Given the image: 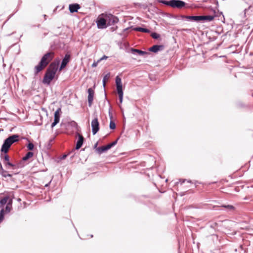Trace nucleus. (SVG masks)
Listing matches in <instances>:
<instances>
[{
    "mask_svg": "<svg viewBox=\"0 0 253 253\" xmlns=\"http://www.w3.org/2000/svg\"><path fill=\"white\" fill-rule=\"evenodd\" d=\"M54 56V53L53 52H48L44 54L42 57L38 65L35 67V75H37L42 69L45 68L53 59Z\"/></svg>",
    "mask_w": 253,
    "mask_h": 253,
    "instance_id": "nucleus-1",
    "label": "nucleus"
},
{
    "mask_svg": "<svg viewBox=\"0 0 253 253\" xmlns=\"http://www.w3.org/2000/svg\"><path fill=\"white\" fill-rule=\"evenodd\" d=\"M20 136L18 134H13L9 136L4 140L1 148V151L5 154L7 153L11 145L15 142H18Z\"/></svg>",
    "mask_w": 253,
    "mask_h": 253,
    "instance_id": "nucleus-2",
    "label": "nucleus"
},
{
    "mask_svg": "<svg viewBox=\"0 0 253 253\" xmlns=\"http://www.w3.org/2000/svg\"><path fill=\"white\" fill-rule=\"evenodd\" d=\"M98 28L103 29L107 27V18L106 14H102L99 16L96 21Z\"/></svg>",
    "mask_w": 253,
    "mask_h": 253,
    "instance_id": "nucleus-3",
    "label": "nucleus"
},
{
    "mask_svg": "<svg viewBox=\"0 0 253 253\" xmlns=\"http://www.w3.org/2000/svg\"><path fill=\"white\" fill-rule=\"evenodd\" d=\"M55 75V74H53V72L52 73L51 72H49V71H46L42 80L43 83L44 84H49L51 81L54 78Z\"/></svg>",
    "mask_w": 253,
    "mask_h": 253,
    "instance_id": "nucleus-4",
    "label": "nucleus"
},
{
    "mask_svg": "<svg viewBox=\"0 0 253 253\" xmlns=\"http://www.w3.org/2000/svg\"><path fill=\"white\" fill-rule=\"evenodd\" d=\"M92 132L95 135L99 130V123L97 117H95L91 121Z\"/></svg>",
    "mask_w": 253,
    "mask_h": 253,
    "instance_id": "nucleus-5",
    "label": "nucleus"
},
{
    "mask_svg": "<svg viewBox=\"0 0 253 253\" xmlns=\"http://www.w3.org/2000/svg\"><path fill=\"white\" fill-rule=\"evenodd\" d=\"M107 18V26L113 25L119 22V19L117 17L112 14H106Z\"/></svg>",
    "mask_w": 253,
    "mask_h": 253,
    "instance_id": "nucleus-6",
    "label": "nucleus"
},
{
    "mask_svg": "<svg viewBox=\"0 0 253 253\" xmlns=\"http://www.w3.org/2000/svg\"><path fill=\"white\" fill-rule=\"evenodd\" d=\"M186 3L181 0H171V7L172 8H181L184 7Z\"/></svg>",
    "mask_w": 253,
    "mask_h": 253,
    "instance_id": "nucleus-7",
    "label": "nucleus"
},
{
    "mask_svg": "<svg viewBox=\"0 0 253 253\" xmlns=\"http://www.w3.org/2000/svg\"><path fill=\"white\" fill-rule=\"evenodd\" d=\"M61 112V108H58L56 110V111L54 113V121L51 125V127L53 128L60 121V112Z\"/></svg>",
    "mask_w": 253,
    "mask_h": 253,
    "instance_id": "nucleus-8",
    "label": "nucleus"
},
{
    "mask_svg": "<svg viewBox=\"0 0 253 253\" xmlns=\"http://www.w3.org/2000/svg\"><path fill=\"white\" fill-rule=\"evenodd\" d=\"M59 64V61H55L52 62L50 65L47 71H49V72H51L52 73L53 72V74H56V72L58 69V67Z\"/></svg>",
    "mask_w": 253,
    "mask_h": 253,
    "instance_id": "nucleus-9",
    "label": "nucleus"
},
{
    "mask_svg": "<svg viewBox=\"0 0 253 253\" xmlns=\"http://www.w3.org/2000/svg\"><path fill=\"white\" fill-rule=\"evenodd\" d=\"M76 135L78 137V139L76 143L75 149L76 150H79L82 146L84 138L82 134L78 132L76 133Z\"/></svg>",
    "mask_w": 253,
    "mask_h": 253,
    "instance_id": "nucleus-10",
    "label": "nucleus"
},
{
    "mask_svg": "<svg viewBox=\"0 0 253 253\" xmlns=\"http://www.w3.org/2000/svg\"><path fill=\"white\" fill-rule=\"evenodd\" d=\"M12 210V207L7 205L5 207V210L2 208L0 211V223L3 221L4 217V213H9Z\"/></svg>",
    "mask_w": 253,
    "mask_h": 253,
    "instance_id": "nucleus-11",
    "label": "nucleus"
},
{
    "mask_svg": "<svg viewBox=\"0 0 253 253\" xmlns=\"http://www.w3.org/2000/svg\"><path fill=\"white\" fill-rule=\"evenodd\" d=\"M70 57H71L70 55H69L68 54H66L65 55L64 57L63 58V59L62 60L61 64V65L59 68L60 71L62 70L63 69H64L66 66V65H67V64L69 63V62L70 61Z\"/></svg>",
    "mask_w": 253,
    "mask_h": 253,
    "instance_id": "nucleus-12",
    "label": "nucleus"
},
{
    "mask_svg": "<svg viewBox=\"0 0 253 253\" xmlns=\"http://www.w3.org/2000/svg\"><path fill=\"white\" fill-rule=\"evenodd\" d=\"M3 163L5 166V167L7 169L9 168V167H11L13 169H14L16 168V165L13 164L12 163H10L9 161V157L8 155L5 154V155L3 157Z\"/></svg>",
    "mask_w": 253,
    "mask_h": 253,
    "instance_id": "nucleus-13",
    "label": "nucleus"
},
{
    "mask_svg": "<svg viewBox=\"0 0 253 253\" xmlns=\"http://www.w3.org/2000/svg\"><path fill=\"white\" fill-rule=\"evenodd\" d=\"M87 92H88V106L89 107L91 106L92 104V102L93 100V96H94V90L92 88H89L87 89Z\"/></svg>",
    "mask_w": 253,
    "mask_h": 253,
    "instance_id": "nucleus-14",
    "label": "nucleus"
},
{
    "mask_svg": "<svg viewBox=\"0 0 253 253\" xmlns=\"http://www.w3.org/2000/svg\"><path fill=\"white\" fill-rule=\"evenodd\" d=\"M164 48L165 46L164 45L155 44L149 48V51L154 53H157L159 51H162L164 50Z\"/></svg>",
    "mask_w": 253,
    "mask_h": 253,
    "instance_id": "nucleus-15",
    "label": "nucleus"
},
{
    "mask_svg": "<svg viewBox=\"0 0 253 253\" xmlns=\"http://www.w3.org/2000/svg\"><path fill=\"white\" fill-rule=\"evenodd\" d=\"M81 8L80 4L78 3L70 4L69 6V9L71 13L77 12Z\"/></svg>",
    "mask_w": 253,
    "mask_h": 253,
    "instance_id": "nucleus-16",
    "label": "nucleus"
},
{
    "mask_svg": "<svg viewBox=\"0 0 253 253\" xmlns=\"http://www.w3.org/2000/svg\"><path fill=\"white\" fill-rule=\"evenodd\" d=\"M215 16L212 15H200V21H211L214 18Z\"/></svg>",
    "mask_w": 253,
    "mask_h": 253,
    "instance_id": "nucleus-17",
    "label": "nucleus"
},
{
    "mask_svg": "<svg viewBox=\"0 0 253 253\" xmlns=\"http://www.w3.org/2000/svg\"><path fill=\"white\" fill-rule=\"evenodd\" d=\"M130 52L133 54H135L136 53L140 55H144L146 54H148L149 53L147 51H142L138 49H135L133 48H130Z\"/></svg>",
    "mask_w": 253,
    "mask_h": 253,
    "instance_id": "nucleus-18",
    "label": "nucleus"
},
{
    "mask_svg": "<svg viewBox=\"0 0 253 253\" xmlns=\"http://www.w3.org/2000/svg\"><path fill=\"white\" fill-rule=\"evenodd\" d=\"M116 84L117 90H123L121 79L119 76H117L116 78Z\"/></svg>",
    "mask_w": 253,
    "mask_h": 253,
    "instance_id": "nucleus-19",
    "label": "nucleus"
},
{
    "mask_svg": "<svg viewBox=\"0 0 253 253\" xmlns=\"http://www.w3.org/2000/svg\"><path fill=\"white\" fill-rule=\"evenodd\" d=\"M0 174L3 176V177H11L12 176V174H9V173H8L7 171L5 170L1 164L0 163Z\"/></svg>",
    "mask_w": 253,
    "mask_h": 253,
    "instance_id": "nucleus-20",
    "label": "nucleus"
},
{
    "mask_svg": "<svg viewBox=\"0 0 253 253\" xmlns=\"http://www.w3.org/2000/svg\"><path fill=\"white\" fill-rule=\"evenodd\" d=\"M186 20L191 21H195L197 22H200V15L199 16H187L186 17Z\"/></svg>",
    "mask_w": 253,
    "mask_h": 253,
    "instance_id": "nucleus-21",
    "label": "nucleus"
},
{
    "mask_svg": "<svg viewBox=\"0 0 253 253\" xmlns=\"http://www.w3.org/2000/svg\"><path fill=\"white\" fill-rule=\"evenodd\" d=\"M135 31H139L143 33H149L150 32V30L147 28H144L140 27H137L134 28Z\"/></svg>",
    "mask_w": 253,
    "mask_h": 253,
    "instance_id": "nucleus-22",
    "label": "nucleus"
},
{
    "mask_svg": "<svg viewBox=\"0 0 253 253\" xmlns=\"http://www.w3.org/2000/svg\"><path fill=\"white\" fill-rule=\"evenodd\" d=\"M8 199L9 196H6L0 200V208L4 207V206L6 204Z\"/></svg>",
    "mask_w": 253,
    "mask_h": 253,
    "instance_id": "nucleus-23",
    "label": "nucleus"
},
{
    "mask_svg": "<svg viewBox=\"0 0 253 253\" xmlns=\"http://www.w3.org/2000/svg\"><path fill=\"white\" fill-rule=\"evenodd\" d=\"M34 155V153L32 152H28L22 158L23 161H26L30 158H32Z\"/></svg>",
    "mask_w": 253,
    "mask_h": 253,
    "instance_id": "nucleus-24",
    "label": "nucleus"
},
{
    "mask_svg": "<svg viewBox=\"0 0 253 253\" xmlns=\"http://www.w3.org/2000/svg\"><path fill=\"white\" fill-rule=\"evenodd\" d=\"M221 207L225 208L227 211H234L235 209L233 206L230 205H222Z\"/></svg>",
    "mask_w": 253,
    "mask_h": 253,
    "instance_id": "nucleus-25",
    "label": "nucleus"
},
{
    "mask_svg": "<svg viewBox=\"0 0 253 253\" xmlns=\"http://www.w3.org/2000/svg\"><path fill=\"white\" fill-rule=\"evenodd\" d=\"M107 151L108 150L106 149V147L105 146L99 147L97 148H96V151L99 154H101L103 153H104Z\"/></svg>",
    "mask_w": 253,
    "mask_h": 253,
    "instance_id": "nucleus-26",
    "label": "nucleus"
},
{
    "mask_svg": "<svg viewBox=\"0 0 253 253\" xmlns=\"http://www.w3.org/2000/svg\"><path fill=\"white\" fill-rule=\"evenodd\" d=\"M119 138H118L117 140H116L115 141L109 143V144H108L107 145H105L106 147V149L107 150H109L110 149H111L112 147H114L115 145H116L118 142V140Z\"/></svg>",
    "mask_w": 253,
    "mask_h": 253,
    "instance_id": "nucleus-27",
    "label": "nucleus"
},
{
    "mask_svg": "<svg viewBox=\"0 0 253 253\" xmlns=\"http://www.w3.org/2000/svg\"><path fill=\"white\" fill-rule=\"evenodd\" d=\"M159 2L162 3L166 5L169 6L171 7V0H159Z\"/></svg>",
    "mask_w": 253,
    "mask_h": 253,
    "instance_id": "nucleus-28",
    "label": "nucleus"
},
{
    "mask_svg": "<svg viewBox=\"0 0 253 253\" xmlns=\"http://www.w3.org/2000/svg\"><path fill=\"white\" fill-rule=\"evenodd\" d=\"M110 73H107L104 76L103 79V82H103V86H104V87L105 86L106 81L108 80V79L110 78Z\"/></svg>",
    "mask_w": 253,
    "mask_h": 253,
    "instance_id": "nucleus-29",
    "label": "nucleus"
},
{
    "mask_svg": "<svg viewBox=\"0 0 253 253\" xmlns=\"http://www.w3.org/2000/svg\"><path fill=\"white\" fill-rule=\"evenodd\" d=\"M117 92L119 95L120 102L121 103H122L123 102V90L117 91Z\"/></svg>",
    "mask_w": 253,
    "mask_h": 253,
    "instance_id": "nucleus-30",
    "label": "nucleus"
},
{
    "mask_svg": "<svg viewBox=\"0 0 253 253\" xmlns=\"http://www.w3.org/2000/svg\"><path fill=\"white\" fill-rule=\"evenodd\" d=\"M27 147L29 150L32 151L34 149V145L32 142L29 141Z\"/></svg>",
    "mask_w": 253,
    "mask_h": 253,
    "instance_id": "nucleus-31",
    "label": "nucleus"
},
{
    "mask_svg": "<svg viewBox=\"0 0 253 253\" xmlns=\"http://www.w3.org/2000/svg\"><path fill=\"white\" fill-rule=\"evenodd\" d=\"M116 126L115 123L114 121L111 120L109 125L110 128L111 129H114L116 128Z\"/></svg>",
    "mask_w": 253,
    "mask_h": 253,
    "instance_id": "nucleus-32",
    "label": "nucleus"
},
{
    "mask_svg": "<svg viewBox=\"0 0 253 253\" xmlns=\"http://www.w3.org/2000/svg\"><path fill=\"white\" fill-rule=\"evenodd\" d=\"M151 37L154 39H158L160 38V36L159 34L153 32L151 35Z\"/></svg>",
    "mask_w": 253,
    "mask_h": 253,
    "instance_id": "nucleus-33",
    "label": "nucleus"
},
{
    "mask_svg": "<svg viewBox=\"0 0 253 253\" xmlns=\"http://www.w3.org/2000/svg\"><path fill=\"white\" fill-rule=\"evenodd\" d=\"M6 205H8V206H11L12 207V199H8L7 203H6Z\"/></svg>",
    "mask_w": 253,
    "mask_h": 253,
    "instance_id": "nucleus-34",
    "label": "nucleus"
},
{
    "mask_svg": "<svg viewBox=\"0 0 253 253\" xmlns=\"http://www.w3.org/2000/svg\"><path fill=\"white\" fill-rule=\"evenodd\" d=\"M99 63V62L98 61V60H97V61H94L91 65L92 67H96Z\"/></svg>",
    "mask_w": 253,
    "mask_h": 253,
    "instance_id": "nucleus-35",
    "label": "nucleus"
},
{
    "mask_svg": "<svg viewBox=\"0 0 253 253\" xmlns=\"http://www.w3.org/2000/svg\"><path fill=\"white\" fill-rule=\"evenodd\" d=\"M108 58V56L104 55L101 58H100L99 59H98V60L100 62L101 61H102L103 60L107 59Z\"/></svg>",
    "mask_w": 253,
    "mask_h": 253,
    "instance_id": "nucleus-36",
    "label": "nucleus"
},
{
    "mask_svg": "<svg viewBox=\"0 0 253 253\" xmlns=\"http://www.w3.org/2000/svg\"><path fill=\"white\" fill-rule=\"evenodd\" d=\"M187 16V15H181L180 16L181 19H186V17Z\"/></svg>",
    "mask_w": 253,
    "mask_h": 253,
    "instance_id": "nucleus-37",
    "label": "nucleus"
},
{
    "mask_svg": "<svg viewBox=\"0 0 253 253\" xmlns=\"http://www.w3.org/2000/svg\"><path fill=\"white\" fill-rule=\"evenodd\" d=\"M239 250H241V251H242V252H243L244 253H245V251H244V250L243 249V248H242V246H240V248H239Z\"/></svg>",
    "mask_w": 253,
    "mask_h": 253,
    "instance_id": "nucleus-38",
    "label": "nucleus"
},
{
    "mask_svg": "<svg viewBox=\"0 0 253 253\" xmlns=\"http://www.w3.org/2000/svg\"><path fill=\"white\" fill-rule=\"evenodd\" d=\"M13 15V14H12L11 15H10L8 18V19L6 20V21L5 22H6V21H7Z\"/></svg>",
    "mask_w": 253,
    "mask_h": 253,
    "instance_id": "nucleus-39",
    "label": "nucleus"
},
{
    "mask_svg": "<svg viewBox=\"0 0 253 253\" xmlns=\"http://www.w3.org/2000/svg\"><path fill=\"white\" fill-rule=\"evenodd\" d=\"M66 157H67V155H63V156H62V159H65V158H66Z\"/></svg>",
    "mask_w": 253,
    "mask_h": 253,
    "instance_id": "nucleus-40",
    "label": "nucleus"
},
{
    "mask_svg": "<svg viewBox=\"0 0 253 253\" xmlns=\"http://www.w3.org/2000/svg\"><path fill=\"white\" fill-rule=\"evenodd\" d=\"M109 116L110 117V119H112V115L111 114L110 112H109Z\"/></svg>",
    "mask_w": 253,
    "mask_h": 253,
    "instance_id": "nucleus-41",
    "label": "nucleus"
},
{
    "mask_svg": "<svg viewBox=\"0 0 253 253\" xmlns=\"http://www.w3.org/2000/svg\"><path fill=\"white\" fill-rule=\"evenodd\" d=\"M97 144H98V143H96L94 145V148H96H96H97Z\"/></svg>",
    "mask_w": 253,
    "mask_h": 253,
    "instance_id": "nucleus-42",
    "label": "nucleus"
},
{
    "mask_svg": "<svg viewBox=\"0 0 253 253\" xmlns=\"http://www.w3.org/2000/svg\"><path fill=\"white\" fill-rule=\"evenodd\" d=\"M185 179L182 180V182H181V183H184V181H185Z\"/></svg>",
    "mask_w": 253,
    "mask_h": 253,
    "instance_id": "nucleus-43",
    "label": "nucleus"
},
{
    "mask_svg": "<svg viewBox=\"0 0 253 253\" xmlns=\"http://www.w3.org/2000/svg\"><path fill=\"white\" fill-rule=\"evenodd\" d=\"M19 165H20V167H22L23 166V165H22V166L21 165V163L19 164Z\"/></svg>",
    "mask_w": 253,
    "mask_h": 253,
    "instance_id": "nucleus-44",
    "label": "nucleus"
},
{
    "mask_svg": "<svg viewBox=\"0 0 253 253\" xmlns=\"http://www.w3.org/2000/svg\"><path fill=\"white\" fill-rule=\"evenodd\" d=\"M48 184H49V183H48V184H46L45 185V186H46H46H48Z\"/></svg>",
    "mask_w": 253,
    "mask_h": 253,
    "instance_id": "nucleus-45",
    "label": "nucleus"
},
{
    "mask_svg": "<svg viewBox=\"0 0 253 253\" xmlns=\"http://www.w3.org/2000/svg\"><path fill=\"white\" fill-rule=\"evenodd\" d=\"M188 182H189V183H191V180H188Z\"/></svg>",
    "mask_w": 253,
    "mask_h": 253,
    "instance_id": "nucleus-46",
    "label": "nucleus"
}]
</instances>
